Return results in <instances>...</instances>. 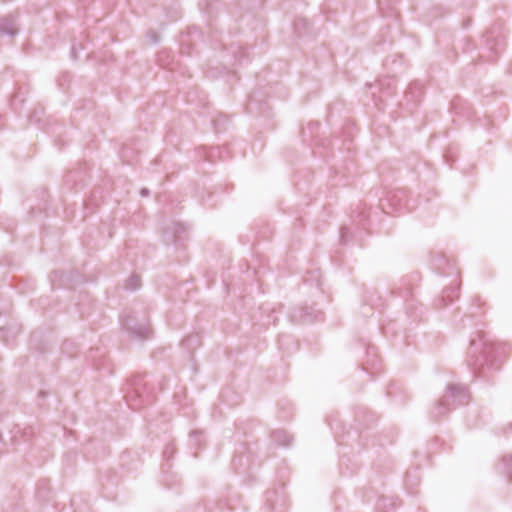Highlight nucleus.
I'll list each match as a JSON object with an SVG mask.
<instances>
[{"instance_id": "f257e3e1", "label": "nucleus", "mask_w": 512, "mask_h": 512, "mask_svg": "<svg viewBox=\"0 0 512 512\" xmlns=\"http://www.w3.org/2000/svg\"><path fill=\"white\" fill-rule=\"evenodd\" d=\"M469 394L464 386L450 384L446 393L436 404L432 414L435 418L441 417L453 408L468 402Z\"/></svg>"}, {"instance_id": "423d86ee", "label": "nucleus", "mask_w": 512, "mask_h": 512, "mask_svg": "<svg viewBox=\"0 0 512 512\" xmlns=\"http://www.w3.org/2000/svg\"><path fill=\"white\" fill-rule=\"evenodd\" d=\"M16 32L17 28L12 21L9 24L7 23L6 19L0 21V33L12 36Z\"/></svg>"}, {"instance_id": "1a4fd4ad", "label": "nucleus", "mask_w": 512, "mask_h": 512, "mask_svg": "<svg viewBox=\"0 0 512 512\" xmlns=\"http://www.w3.org/2000/svg\"><path fill=\"white\" fill-rule=\"evenodd\" d=\"M140 286V278L137 275H132L126 284V288L130 290H135Z\"/></svg>"}, {"instance_id": "39448f33", "label": "nucleus", "mask_w": 512, "mask_h": 512, "mask_svg": "<svg viewBox=\"0 0 512 512\" xmlns=\"http://www.w3.org/2000/svg\"><path fill=\"white\" fill-rule=\"evenodd\" d=\"M183 345L188 350H193L201 345V337L198 334L189 335L184 339Z\"/></svg>"}, {"instance_id": "9d476101", "label": "nucleus", "mask_w": 512, "mask_h": 512, "mask_svg": "<svg viewBox=\"0 0 512 512\" xmlns=\"http://www.w3.org/2000/svg\"><path fill=\"white\" fill-rule=\"evenodd\" d=\"M457 289L456 288H447L443 291V299H449L450 302L454 300V298H457Z\"/></svg>"}, {"instance_id": "6e6552de", "label": "nucleus", "mask_w": 512, "mask_h": 512, "mask_svg": "<svg viewBox=\"0 0 512 512\" xmlns=\"http://www.w3.org/2000/svg\"><path fill=\"white\" fill-rule=\"evenodd\" d=\"M502 471L506 473L509 477H512V456H505L502 460Z\"/></svg>"}, {"instance_id": "f03ea898", "label": "nucleus", "mask_w": 512, "mask_h": 512, "mask_svg": "<svg viewBox=\"0 0 512 512\" xmlns=\"http://www.w3.org/2000/svg\"><path fill=\"white\" fill-rule=\"evenodd\" d=\"M122 325L136 338L147 339L150 337L151 329L147 322H138L134 317L127 316L122 320Z\"/></svg>"}, {"instance_id": "ddd939ff", "label": "nucleus", "mask_w": 512, "mask_h": 512, "mask_svg": "<svg viewBox=\"0 0 512 512\" xmlns=\"http://www.w3.org/2000/svg\"><path fill=\"white\" fill-rule=\"evenodd\" d=\"M148 194H149V191H148L146 188H143V189L141 190V195H143V196H147Z\"/></svg>"}, {"instance_id": "0eeeda50", "label": "nucleus", "mask_w": 512, "mask_h": 512, "mask_svg": "<svg viewBox=\"0 0 512 512\" xmlns=\"http://www.w3.org/2000/svg\"><path fill=\"white\" fill-rule=\"evenodd\" d=\"M274 438L277 442H279L283 446H287L291 442V437L283 431L274 432Z\"/></svg>"}, {"instance_id": "20e7f679", "label": "nucleus", "mask_w": 512, "mask_h": 512, "mask_svg": "<svg viewBox=\"0 0 512 512\" xmlns=\"http://www.w3.org/2000/svg\"><path fill=\"white\" fill-rule=\"evenodd\" d=\"M486 345L485 341V334H479V340L471 339L470 341V350L469 354L471 357H474L476 353H481L480 356H477L475 360L469 361V365H472L474 367H477L478 365H481L482 362L485 360V354L486 350L482 349L483 346Z\"/></svg>"}, {"instance_id": "f8f14e48", "label": "nucleus", "mask_w": 512, "mask_h": 512, "mask_svg": "<svg viewBox=\"0 0 512 512\" xmlns=\"http://www.w3.org/2000/svg\"><path fill=\"white\" fill-rule=\"evenodd\" d=\"M348 229L347 228H342L341 230V238L343 240H345V237H346V233H347Z\"/></svg>"}, {"instance_id": "9b49d317", "label": "nucleus", "mask_w": 512, "mask_h": 512, "mask_svg": "<svg viewBox=\"0 0 512 512\" xmlns=\"http://www.w3.org/2000/svg\"><path fill=\"white\" fill-rule=\"evenodd\" d=\"M396 199H398V196H397V194H394V195L391 197V199H390V200H391V201H394V200L396 201ZM393 205H395V206H397V207H399V208H400V207L402 206V204L400 203V199H399V200H397V202H393Z\"/></svg>"}, {"instance_id": "7ed1b4c3", "label": "nucleus", "mask_w": 512, "mask_h": 512, "mask_svg": "<svg viewBox=\"0 0 512 512\" xmlns=\"http://www.w3.org/2000/svg\"><path fill=\"white\" fill-rule=\"evenodd\" d=\"M129 390L127 391V402L131 405L133 409L139 408L140 404L137 402L144 397V384L142 383V378L136 377L132 379L128 383Z\"/></svg>"}]
</instances>
